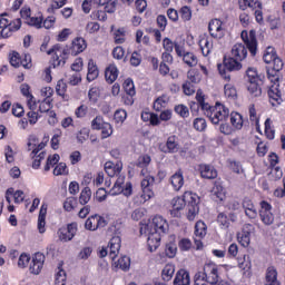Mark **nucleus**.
<instances>
[{
	"label": "nucleus",
	"mask_w": 285,
	"mask_h": 285,
	"mask_svg": "<svg viewBox=\"0 0 285 285\" xmlns=\"http://www.w3.org/2000/svg\"><path fill=\"white\" fill-rule=\"evenodd\" d=\"M240 37L244 43H236L232 48V57L224 59V65H218V72L225 81H229L230 72H236L242 70V62L246 57H248V50L252 57L257 55V37L255 31H242Z\"/></svg>",
	"instance_id": "f257e3e1"
},
{
	"label": "nucleus",
	"mask_w": 285,
	"mask_h": 285,
	"mask_svg": "<svg viewBox=\"0 0 285 285\" xmlns=\"http://www.w3.org/2000/svg\"><path fill=\"white\" fill-rule=\"evenodd\" d=\"M170 230L168 222L161 216H155L150 223L140 228L141 235H147V246L149 253H155L161 243V235Z\"/></svg>",
	"instance_id": "f03ea898"
},
{
	"label": "nucleus",
	"mask_w": 285,
	"mask_h": 285,
	"mask_svg": "<svg viewBox=\"0 0 285 285\" xmlns=\"http://www.w3.org/2000/svg\"><path fill=\"white\" fill-rule=\"evenodd\" d=\"M86 48H88L86 40L83 38H76L70 47L62 48L61 45L57 43L47 51V55H55L52 66L53 68H59V66H66L68 55L77 57V55H81Z\"/></svg>",
	"instance_id": "7ed1b4c3"
},
{
	"label": "nucleus",
	"mask_w": 285,
	"mask_h": 285,
	"mask_svg": "<svg viewBox=\"0 0 285 285\" xmlns=\"http://www.w3.org/2000/svg\"><path fill=\"white\" fill-rule=\"evenodd\" d=\"M196 99L202 108L205 110L206 117L212 121V124L217 125L222 121H227L230 116V110L226 108V106L217 102L215 107H210V105L204 101V94L202 90H198L196 94Z\"/></svg>",
	"instance_id": "20e7f679"
},
{
	"label": "nucleus",
	"mask_w": 285,
	"mask_h": 285,
	"mask_svg": "<svg viewBox=\"0 0 285 285\" xmlns=\"http://www.w3.org/2000/svg\"><path fill=\"white\" fill-rule=\"evenodd\" d=\"M187 204V219L195 222V217L199 215V198L193 193L186 191L183 197H177L171 200L174 210H183Z\"/></svg>",
	"instance_id": "39448f33"
},
{
	"label": "nucleus",
	"mask_w": 285,
	"mask_h": 285,
	"mask_svg": "<svg viewBox=\"0 0 285 285\" xmlns=\"http://www.w3.org/2000/svg\"><path fill=\"white\" fill-rule=\"evenodd\" d=\"M140 186H141L140 202L141 204H146V202H150V199L155 197V191H153V186H155V177L151 175H146L140 183Z\"/></svg>",
	"instance_id": "423d86ee"
},
{
	"label": "nucleus",
	"mask_w": 285,
	"mask_h": 285,
	"mask_svg": "<svg viewBox=\"0 0 285 285\" xmlns=\"http://www.w3.org/2000/svg\"><path fill=\"white\" fill-rule=\"evenodd\" d=\"M204 278L210 285H217L219 283V268L214 263H207L203 267Z\"/></svg>",
	"instance_id": "0eeeda50"
},
{
	"label": "nucleus",
	"mask_w": 285,
	"mask_h": 285,
	"mask_svg": "<svg viewBox=\"0 0 285 285\" xmlns=\"http://www.w3.org/2000/svg\"><path fill=\"white\" fill-rule=\"evenodd\" d=\"M273 206L268 204L266 200L261 202V210H259V217L261 222L265 224V226H272V224L275 222V215H273Z\"/></svg>",
	"instance_id": "6e6552de"
},
{
	"label": "nucleus",
	"mask_w": 285,
	"mask_h": 285,
	"mask_svg": "<svg viewBox=\"0 0 285 285\" xmlns=\"http://www.w3.org/2000/svg\"><path fill=\"white\" fill-rule=\"evenodd\" d=\"M107 224L105 217L94 215L86 220L85 228H87V230H97V228H106Z\"/></svg>",
	"instance_id": "1a4fd4ad"
},
{
	"label": "nucleus",
	"mask_w": 285,
	"mask_h": 285,
	"mask_svg": "<svg viewBox=\"0 0 285 285\" xmlns=\"http://www.w3.org/2000/svg\"><path fill=\"white\" fill-rule=\"evenodd\" d=\"M159 150H161V153L170 154L179 153V138H177V136H169L167 138L166 145H159Z\"/></svg>",
	"instance_id": "9d476101"
},
{
	"label": "nucleus",
	"mask_w": 285,
	"mask_h": 285,
	"mask_svg": "<svg viewBox=\"0 0 285 285\" xmlns=\"http://www.w3.org/2000/svg\"><path fill=\"white\" fill-rule=\"evenodd\" d=\"M46 262V256L42 253H36L32 257L29 271L33 275H39L41 268H43V263Z\"/></svg>",
	"instance_id": "9b49d317"
},
{
	"label": "nucleus",
	"mask_w": 285,
	"mask_h": 285,
	"mask_svg": "<svg viewBox=\"0 0 285 285\" xmlns=\"http://www.w3.org/2000/svg\"><path fill=\"white\" fill-rule=\"evenodd\" d=\"M208 30L214 39H222L224 37V28L219 19H214L208 24Z\"/></svg>",
	"instance_id": "f8f14e48"
},
{
	"label": "nucleus",
	"mask_w": 285,
	"mask_h": 285,
	"mask_svg": "<svg viewBox=\"0 0 285 285\" xmlns=\"http://www.w3.org/2000/svg\"><path fill=\"white\" fill-rule=\"evenodd\" d=\"M109 257L116 259L119 248H121V237L119 235L112 236L109 242Z\"/></svg>",
	"instance_id": "ddd939ff"
},
{
	"label": "nucleus",
	"mask_w": 285,
	"mask_h": 285,
	"mask_svg": "<svg viewBox=\"0 0 285 285\" xmlns=\"http://www.w3.org/2000/svg\"><path fill=\"white\" fill-rule=\"evenodd\" d=\"M75 235H77V225L71 224L67 228L60 229L59 237L61 242H70Z\"/></svg>",
	"instance_id": "4468645a"
},
{
	"label": "nucleus",
	"mask_w": 285,
	"mask_h": 285,
	"mask_svg": "<svg viewBox=\"0 0 285 285\" xmlns=\"http://www.w3.org/2000/svg\"><path fill=\"white\" fill-rule=\"evenodd\" d=\"M199 173L203 179H217V169L210 165H199Z\"/></svg>",
	"instance_id": "2eb2a0df"
},
{
	"label": "nucleus",
	"mask_w": 285,
	"mask_h": 285,
	"mask_svg": "<svg viewBox=\"0 0 285 285\" xmlns=\"http://www.w3.org/2000/svg\"><path fill=\"white\" fill-rule=\"evenodd\" d=\"M170 185L173 186L174 190L179 191L184 188V173L181 169L176 171L169 179Z\"/></svg>",
	"instance_id": "dca6fc26"
},
{
	"label": "nucleus",
	"mask_w": 285,
	"mask_h": 285,
	"mask_svg": "<svg viewBox=\"0 0 285 285\" xmlns=\"http://www.w3.org/2000/svg\"><path fill=\"white\" fill-rule=\"evenodd\" d=\"M265 285H281L277 281V268L275 266H269L265 274Z\"/></svg>",
	"instance_id": "f3484780"
},
{
	"label": "nucleus",
	"mask_w": 285,
	"mask_h": 285,
	"mask_svg": "<svg viewBox=\"0 0 285 285\" xmlns=\"http://www.w3.org/2000/svg\"><path fill=\"white\" fill-rule=\"evenodd\" d=\"M124 169V165L121 163H115L112 161H107L105 164V173L108 175V177H115V175H119L121 170Z\"/></svg>",
	"instance_id": "a211bd4d"
},
{
	"label": "nucleus",
	"mask_w": 285,
	"mask_h": 285,
	"mask_svg": "<svg viewBox=\"0 0 285 285\" xmlns=\"http://www.w3.org/2000/svg\"><path fill=\"white\" fill-rule=\"evenodd\" d=\"M243 208L245 210V215L249 217V219L257 218V209L255 208L253 200H250L249 198H244Z\"/></svg>",
	"instance_id": "6ab92c4d"
},
{
	"label": "nucleus",
	"mask_w": 285,
	"mask_h": 285,
	"mask_svg": "<svg viewBox=\"0 0 285 285\" xmlns=\"http://www.w3.org/2000/svg\"><path fill=\"white\" fill-rule=\"evenodd\" d=\"M174 285H190V274L186 269H179L176 273Z\"/></svg>",
	"instance_id": "aec40b11"
},
{
	"label": "nucleus",
	"mask_w": 285,
	"mask_h": 285,
	"mask_svg": "<svg viewBox=\"0 0 285 285\" xmlns=\"http://www.w3.org/2000/svg\"><path fill=\"white\" fill-rule=\"evenodd\" d=\"M199 47L203 52V56L208 57V55H210V52H213V39L208 38V37H203L199 40Z\"/></svg>",
	"instance_id": "412c9836"
},
{
	"label": "nucleus",
	"mask_w": 285,
	"mask_h": 285,
	"mask_svg": "<svg viewBox=\"0 0 285 285\" xmlns=\"http://www.w3.org/2000/svg\"><path fill=\"white\" fill-rule=\"evenodd\" d=\"M117 77H119V70L115 65H109L105 70V79L109 83H115L117 81Z\"/></svg>",
	"instance_id": "4be33fe9"
},
{
	"label": "nucleus",
	"mask_w": 285,
	"mask_h": 285,
	"mask_svg": "<svg viewBox=\"0 0 285 285\" xmlns=\"http://www.w3.org/2000/svg\"><path fill=\"white\" fill-rule=\"evenodd\" d=\"M264 85V80L249 82L247 86V90L250 97H262V86Z\"/></svg>",
	"instance_id": "5701e85b"
},
{
	"label": "nucleus",
	"mask_w": 285,
	"mask_h": 285,
	"mask_svg": "<svg viewBox=\"0 0 285 285\" xmlns=\"http://www.w3.org/2000/svg\"><path fill=\"white\" fill-rule=\"evenodd\" d=\"M48 214V207L42 205L38 216V230L39 233H46V215Z\"/></svg>",
	"instance_id": "b1692460"
},
{
	"label": "nucleus",
	"mask_w": 285,
	"mask_h": 285,
	"mask_svg": "<svg viewBox=\"0 0 285 285\" xmlns=\"http://www.w3.org/2000/svg\"><path fill=\"white\" fill-rule=\"evenodd\" d=\"M212 197L214 202H224L226 199V191L222 185H215L212 189Z\"/></svg>",
	"instance_id": "393cba45"
},
{
	"label": "nucleus",
	"mask_w": 285,
	"mask_h": 285,
	"mask_svg": "<svg viewBox=\"0 0 285 285\" xmlns=\"http://www.w3.org/2000/svg\"><path fill=\"white\" fill-rule=\"evenodd\" d=\"M99 77V69H97V65L92 59L88 62V73H87V81H95Z\"/></svg>",
	"instance_id": "a878e982"
},
{
	"label": "nucleus",
	"mask_w": 285,
	"mask_h": 285,
	"mask_svg": "<svg viewBox=\"0 0 285 285\" xmlns=\"http://www.w3.org/2000/svg\"><path fill=\"white\" fill-rule=\"evenodd\" d=\"M124 184H126V176H119L110 190L111 195H121L124 193Z\"/></svg>",
	"instance_id": "bb28decb"
},
{
	"label": "nucleus",
	"mask_w": 285,
	"mask_h": 285,
	"mask_svg": "<svg viewBox=\"0 0 285 285\" xmlns=\"http://www.w3.org/2000/svg\"><path fill=\"white\" fill-rule=\"evenodd\" d=\"M174 275H175V265L173 264L165 265L161 272V278L164 279V282H170Z\"/></svg>",
	"instance_id": "cd10ccee"
},
{
	"label": "nucleus",
	"mask_w": 285,
	"mask_h": 285,
	"mask_svg": "<svg viewBox=\"0 0 285 285\" xmlns=\"http://www.w3.org/2000/svg\"><path fill=\"white\" fill-rule=\"evenodd\" d=\"M240 10H246V8H252V10H262V2L258 0H243L239 2Z\"/></svg>",
	"instance_id": "c85d7f7f"
},
{
	"label": "nucleus",
	"mask_w": 285,
	"mask_h": 285,
	"mask_svg": "<svg viewBox=\"0 0 285 285\" xmlns=\"http://www.w3.org/2000/svg\"><path fill=\"white\" fill-rule=\"evenodd\" d=\"M247 78H248V83L255 82V81H264V75L258 73L257 69L255 68H248L247 69Z\"/></svg>",
	"instance_id": "c756f323"
},
{
	"label": "nucleus",
	"mask_w": 285,
	"mask_h": 285,
	"mask_svg": "<svg viewBox=\"0 0 285 285\" xmlns=\"http://www.w3.org/2000/svg\"><path fill=\"white\" fill-rule=\"evenodd\" d=\"M10 63L13 66V68H19V66H23V68H30L28 63H24L21 61V57L19 56V52L13 51L10 57Z\"/></svg>",
	"instance_id": "7c9ffc66"
},
{
	"label": "nucleus",
	"mask_w": 285,
	"mask_h": 285,
	"mask_svg": "<svg viewBox=\"0 0 285 285\" xmlns=\"http://www.w3.org/2000/svg\"><path fill=\"white\" fill-rule=\"evenodd\" d=\"M91 197H92V190H90V187H85L80 193L79 204H81L82 206H86V204L90 202Z\"/></svg>",
	"instance_id": "2f4dec72"
},
{
	"label": "nucleus",
	"mask_w": 285,
	"mask_h": 285,
	"mask_svg": "<svg viewBox=\"0 0 285 285\" xmlns=\"http://www.w3.org/2000/svg\"><path fill=\"white\" fill-rule=\"evenodd\" d=\"M268 97L269 99H273V101H277L278 104H282V91L277 88V85H273L271 89L268 90Z\"/></svg>",
	"instance_id": "473e14b6"
},
{
	"label": "nucleus",
	"mask_w": 285,
	"mask_h": 285,
	"mask_svg": "<svg viewBox=\"0 0 285 285\" xmlns=\"http://www.w3.org/2000/svg\"><path fill=\"white\" fill-rule=\"evenodd\" d=\"M230 124L232 126H234V128H237V130H240L242 126H244V119L242 118V115H239V112H232Z\"/></svg>",
	"instance_id": "72a5a7b5"
},
{
	"label": "nucleus",
	"mask_w": 285,
	"mask_h": 285,
	"mask_svg": "<svg viewBox=\"0 0 285 285\" xmlns=\"http://www.w3.org/2000/svg\"><path fill=\"white\" fill-rule=\"evenodd\" d=\"M166 106H168V97L166 96H160L154 101V110L157 112H161V109Z\"/></svg>",
	"instance_id": "f704fd0d"
},
{
	"label": "nucleus",
	"mask_w": 285,
	"mask_h": 285,
	"mask_svg": "<svg viewBox=\"0 0 285 285\" xmlns=\"http://www.w3.org/2000/svg\"><path fill=\"white\" fill-rule=\"evenodd\" d=\"M237 239L244 248L248 247L250 244V232L243 230L242 233H238Z\"/></svg>",
	"instance_id": "c9c22d12"
},
{
	"label": "nucleus",
	"mask_w": 285,
	"mask_h": 285,
	"mask_svg": "<svg viewBox=\"0 0 285 285\" xmlns=\"http://www.w3.org/2000/svg\"><path fill=\"white\" fill-rule=\"evenodd\" d=\"M276 58H277V53L275 52V48L267 47L263 56V60L265 61V63H272Z\"/></svg>",
	"instance_id": "e433bc0d"
},
{
	"label": "nucleus",
	"mask_w": 285,
	"mask_h": 285,
	"mask_svg": "<svg viewBox=\"0 0 285 285\" xmlns=\"http://www.w3.org/2000/svg\"><path fill=\"white\" fill-rule=\"evenodd\" d=\"M183 61L190 68L197 66V56L193 52H186L183 55Z\"/></svg>",
	"instance_id": "4c0bfd02"
},
{
	"label": "nucleus",
	"mask_w": 285,
	"mask_h": 285,
	"mask_svg": "<svg viewBox=\"0 0 285 285\" xmlns=\"http://www.w3.org/2000/svg\"><path fill=\"white\" fill-rule=\"evenodd\" d=\"M206 230H207V227H206V224L202 220H198L195 225V235L196 237H206Z\"/></svg>",
	"instance_id": "58836bf2"
},
{
	"label": "nucleus",
	"mask_w": 285,
	"mask_h": 285,
	"mask_svg": "<svg viewBox=\"0 0 285 285\" xmlns=\"http://www.w3.org/2000/svg\"><path fill=\"white\" fill-rule=\"evenodd\" d=\"M282 177H284V171H282L281 167L272 168L268 174V178L271 179V181H278V179H281Z\"/></svg>",
	"instance_id": "ea45409f"
},
{
	"label": "nucleus",
	"mask_w": 285,
	"mask_h": 285,
	"mask_svg": "<svg viewBox=\"0 0 285 285\" xmlns=\"http://www.w3.org/2000/svg\"><path fill=\"white\" fill-rule=\"evenodd\" d=\"M117 268L121 271H128L130 268V257L122 256L116 263Z\"/></svg>",
	"instance_id": "a19ab883"
},
{
	"label": "nucleus",
	"mask_w": 285,
	"mask_h": 285,
	"mask_svg": "<svg viewBox=\"0 0 285 285\" xmlns=\"http://www.w3.org/2000/svg\"><path fill=\"white\" fill-rule=\"evenodd\" d=\"M66 6V2L63 0H52L50 7L47 9V12L49 14H55L56 10H59V8H63Z\"/></svg>",
	"instance_id": "79ce46f5"
},
{
	"label": "nucleus",
	"mask_w": 285,
	"mask_h": 285,
	"mask_svg": "<svg viewBox=\"0 0 285 285\" xmlns=\"http://www.w3.org/2000/svg\"><path fill=\"white\" fill-rule=\"evenodd\" d=\"M59 159H60L59 154H55L52 156H49L47 158V164L45 166V171L48 173V170H50L51 166H55V165L59 164Z\"/></svg>",
	"instance_id": "37998d69"
},
{
	"label": "nucleus",
	"mask_w": 285,
	"mask_h": 285,
	"mask_svg": "<svg viewBox=\"0 0 285 285\" xmlns=\"http://www.w3.org/2000/svg\"><path fill=\"white\" fill-rule=\"evenodd\" d=\"M225 97L228 99H237V89L233 85H225Z\"/></svg>",
	"instance_id": "c03bdc74"
},
{
	"label": "nucleus",
	"mask_w": 285,
	"mask_h": 285,
	"mask_svg": "<svg viewBox=\"0 0 285 285\" xmlns=\"http://www.w3.org/2000/svg\"><path fill=\"white\" fill-rule=\"evenodd\" d=\"M150 161H153V159L149 155H142L138 158L137 166L138 168H148V166H150Z\"/></svg>",
	"instance_id": "a18cd8bd"
},
{
	"label": "nucleus",
	"mask_w": 285,
	"mask_h": 285,
	"mask_svg": "<svg viewBox=\"0 0 285 285\" xmlns=\"http://www.w3.org/2000/svg\"><path fill=\"white\" fill-rule=\"evenodd\" d=\"M53 175L59 177V175H68V166L66 163L58 164L53 169Z\"/></svg>",
	"instance_id": "49530a36"
},
{
	"label": "nucleus",
	"mask_w": 285,
	"mask_h": 285,
	"mask_svg": "<svg viewBox=\"0 0 285 285\" xmlns=\"http://www.w3.org/2000/svg\"><path fill=\"white\" fill-rule=\"evenodd\" d=\"M124 88H125V92H127L129 95V97H135V95H136L135 83L132 82L131 79L125 80Z\"/></svg>",
	"instance_id": "de8ad7c7"
},
{
	"label": "nucleus",
	"mask_w": 285,
	"mask_h": 285,
	"mask_svg": "<svg viewBox=\"0 0 285 285\" xmlns=\"http://www.w3.org/2000/svg\"><path fill=\"white\" fill-rule=\"evenodd\" d=\"M100 130H101V138L108 139V137L112 135V125H110L109 122H105L102 124V127Z\"/></svg>",
	"instance_id": "09e8293b"
},
{
	"label": "nucleus",
	"mask_w": 285,
	"mask_h": 285,
	"mask_svg": "<svg viewBox=\"0 0 285 285\" xmlns=\"http://www.w3.org/2000/svg\"><path fill=\"white\" fill-rule=\"evenodd\" d=\"M194 128H195V130H198V132H204V130H206V119L195 118L194 119Z\"/></svg>",
	"instance_id": "8fccbe9b"
},
{
	"label": "nucleus",
	"mask_w": 285,
	"mask_h": 285,
	"mask_svg": "<svg viewBox=\"0 0 285 285\" xmlns=\"http://www.w3.org/2000/svg\"><path fill=\"white\" fill-rule=\"evenodd\" d=\"M187 81H189V83H199V81H202V76L199 75V72L197 71H188L187 72Z\"/></svg>",
	"instance_id": "3c124183"
},
{
	"label": "nucleus",
	"mask_w": 285,
	"mask_h": 285,
	"mask_svg": "<svg viewBox=\"0 0 285 285\" xmlns=\"http://www.w3.org/2000/svg\"><path fill=\"white\" fill-rule=\"evenodd\" d=\"M180 17L183 21H190V19H193V11L188 8V6L180 9Z\"/></svg>",
	"instance_id": "603ef678"
},
{
	"label": "nucleus",
	"mask_w": 285,
	"mask_h": 285,
	"mask_svg": "<svg viewBox=\"0 0 285 285\" xmlns=\"http://www.w3.org/2000/svg\"><path fill=\"white\" fill-rule=\"evenodd\" d=\"M26 23H28V26H32L33 28L39 29L41 28L43 20L41 18L30 17L29 19L26 20Z\"/></svg>",
	"instance_id": "864d4df0"
},
{
	"label": "nucleus",
	"mask_w": 285,
	"mask_h": 285,
	"mask_svg": "<svg viewBox=\"0 0 285 285\" xmlns=\"http://www.w3.org/2000/svg\"><path fill=\"white\" fill-rule=\"evenodd\" d=\"M229 168L230 170H233V173H236V175H242V173H244V168L242 167V163L239 161H230Z\"/></svg>",
	"instance_id": "5fc2aeb1"
},
{
	"label": "nucleus",
	"mask_w": 285,
	"mask_h": 285,
	"mask_svg": "<svg viewBox=\"0 0 285 285\" xmlns=\"http://www.w3.org/2000/svg\"><path fill=\"white\" fill-rule=\"evenodd\" d=\"M114 117L117 124H124V121H126V117H128V114L126 110L120 109L115 112Z\"/></svg>",
	"instance_id": "6e6d98bb"
},
{
	"label": "nucleus",
	"mask_w": 285,
	"mask_h": 285,
	"mask_svg": "<svg viewBox=\"0 0 285 285\" xmlns=\"http://www.w3.org/2000/svg\"><path fill=\"white\" fill-rule=\"evenodd\" d=\"M68 89V85L63 82V80H59L56 86V92L59 95V97H63L66 95V90Z\"/></svg>",
	"instance_id": "4d7b16f0"
},
{
	"label": "nucleus",
	"mask_w": 285,
	"mask_h": 285,
	"mask_svg": "<svg viewBox=\"0 0 285 285\" xmlns=\"http://www.w3.org/2000/svg\"><path fill=\"white\" fill-rule=\"evenodd\" d=\"M165 253L167 257L173 258L177 255V245L176 244H167Z\"/></svg>",
	"instance_id": "13d9d810"
},
{
	"label": "nucleus",
	"mask_w": 285,
	"mask_h": 285,
	"mask_svg": "<svg viewBox=\"0 0 285 285\" xmlns=\"http://www.w3.org/2000/svg\"><path fill=\"white\" fill-rule=\"evenodd\" d=\"M104 118L101 116H97L92 121H91V128L92 130H101L104 126Z\"/></svg>",
	"instance_id": "bf43d9fd"
},
{
	"label": "nucleus",
	"mask_w": 285,
	"mask_h": 285,
	"mask_svg": "<svg viewBox=\"0 0 285 285\" xmlns=\"http://www.w3.org/2000/svg\"><path fill=\"white\" fill-rule=\"evenodd\" d=\"M265 135L267 139H275V131L271 129V118L265 121Z\"/></svg>",
	"instance_id": "052dcab7"
},
{
	"label": "nucleus",
	"mask_w": 285,
	"mask_h": 285,
	"mask_svg": "<svg viewBox=\"0 0 285 285\" xmlns=\"http://www.w3.org/2000/svg\"><path fill=\"white\" fill-rule=\"evenodd\" d=\"M175 112H177V115H179L180 117H188V115H190V112L188 111V107H186L185 105L176 106Z\"/></svg>",
	"instance_id": "680f3d73"
},
{
	"label": "nucleus",
	"mask_w": 285,
	"mask_h": 285,
	"mask_svg": "<svg viewBox=\"0 0 285 285\" xmlns=\"http://www.w3.org/2000/svg\"><path fill=\"white\" fill-rule=\"evenodd\" d=\"M83 69V60L81 58L76 59V61L71 65L72 72H81Z\"/></svg>",
	"instance_id": "e2e57ef3"
},
{
	"label": "nucleus",
	"mask_w": 285,
	"mask_h": 285,
	"mask_svg": "<svg viewBox=\"0 0 285 285\" xmlns=\"http://www.w3.org/2000/svg\"><path fill=\"white\" fill-rule=\"evenodd\" d=\"M80 81H81V73L72 72L69 76V83H70V86H77L78 83H80Z\"/></svg>",
	"instance_id": "0e129e2a"
},
{
	"label": "nucleus",
	"mask_w": 285,
	"mask_h": 285,
	"mask_svg": "<svg viewBox=\"0 0 285 285\" xmlns=\"http://www.w3.org/2000/svg\"><path fill=\"white\" fill-rule=\"evenodd\" d=\"M99 23L98 22H88L86 26V30L87 32H89V35H95V32H99Z\"/></svg>",
	"instance_id": "69168bd1"
},
{
	"label": "nucleus",
	"mask_w": 285,
	"mask_h": 285,
	"mask_svg": "<svg viewBox=\"0 0 285 285\" xmlns=\"http://www.w3.org/2000/svg\"><path fill=\"white\" fill-rule=\"evenodd\" d=\"M183 90H184V94L187 96L195 95V86H193V83H190V81H186L183 85Z\"/></svg>",
	"instance_id": "338daca9"
},
{
	"label": "nucleus",
	"mask_w": 285,
	"mask_h": 285,
	"mask_svg": "<svg viewBox=\"0 0 285 285\" xmlns=\"http://www.w3.org/2000/svg\"><path fill=\"white\" fill-rule=\"evenodd\" d=\"M195 285H208V281L204 277L202 272L196 273Z\"/></svg>",
	"instance_id": "774afa93"
}]
</instances>
